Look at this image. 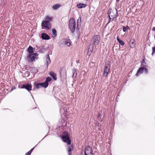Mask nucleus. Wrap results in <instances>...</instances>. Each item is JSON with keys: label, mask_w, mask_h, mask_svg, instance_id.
I'll return each mask as SVG.
<instances>
[{"label": "nucleus", "mask_w": 155, "mask_h": 155, "mask_svg": "<svg viewBox=\"0 0 155 155\" xmlns=\"http://www.w3.org/2000/svg\"><path fill=\"white\" fill-rule=\"evenodd\" d=\"M21 88H25L28 91H29L32 90V86L31 84H25L22 85Z\"/></svg>", "instance_id": "nucleus-11"}, {"label": "nucleus", "mask_w": 155, "mask_h": 155, "mask_svg": "<svg viewBox=\"0 0 155 155\" xmlns=\"http://www.w3.org/2000/svg\"><path fill=\"white\" fill-rule=\"evenodd\" d=\"M62 139L64 142L66 143L68 145H70L71 141L68 136V133L64 132L63 133Z\"/></svg>", "instance_id": "nucleus-4"}, {"label": "nucleus", "mask_w": 155, "mask_h": 155, "mask_svg": "<svg viewBox=\"0 0 155 155\" xmlns=\"http://www.w3.org/2000/svg\"><path fill=\"white\" fill-rule=\"evenodd\" d=\"M26 74H28H28H29V72H28V71H26Z\"/></svg>", "instance_id": "nucleus-37"}, {"label": "nucleus", "mask_w": 155, "mask_h": 155, "mask_svg": "<svg viewBox=\"0 0 155 155\" xmlns=\"http://www.w3.org/2000/svg\"><path fill=\"white\" fill-rule=\"evenodd\" d=\"M28 51L29 52V54L31 53H33V48L31 46H29L28 49Z\"/></svg>", "instance_id": "nucleus-18"}, {"label": "nucleus", "mask_w": 155, "mask_h": 155, "mask_svg": "<svg viewBox=\"0 0 155 155\" xmlns=\"http://www.w3.org/2000/svg\"><path fill=\"white\" fill-rule=\"evenodd\" d=\"M46 61H47V65H48V64H50L51 63V61L50 59V57H49V55H47Z\"/></svg>", "instance_id": "nucleus-21"}, {"label": "nucleus", "mask_w": 155, "mask_h": 155, "mask_svg": "<svg viewBox=\"0 0 155 155\" xmlns=\"http://www.w3.org/2000/svg\"><path fill=\"white\" fill-rule=\"evenodd\" d=\"M42 87H44L45 88L47 87L48 85V83L45 81L44 83H41Z\"/></svg>", "instance_id": "nucleus-17"}, {"label": "nucleus", "mask_w": 155, "mask_h": 155, "mask_svg": "<svg viewBox=\"0 0 155 155\" xmlns=\"http://www.w3.org/2000/svg\"><path fill=\"white\" fill-rule=\"evenodd\" d=\"M117 41H118V42H119V41L120 40L119 38V37H117Z\"/></svg>", "instance_id": "nucleus-33"}, {"label": "nucleus", "mask_w": 155, "mask_h": 155, "mask_svg": "<svg viewBox=\"0 0 155 155\" xmlns=\"http://www.w3.org/2000/svg\"><path fill=\"white\" fill-rule=\"evenodd\" d=\"M120 0H117V2H119V1H120Z\"/></svg>", "instance_id": "nucleus-38"}, {"label": "nucleus", "mask_w": 155, "mask_h": 155, "mask_svg": "<svg viewBox=\"0 0 155 155\" xmlns=\"http://www.w3.org/2000/svg\"><path fill=\"white\" fill-rule=\"evenodd\" d=\"M52 32L53 35H54L53 37H55L56 35V31L54 29H53Z\"/></svg>", "instance_id": "nucleus-24"}, {"label": "nucleus", "mask_w": 155, "mask_h": 155, "mask_svg": "<svg viewBox=\"0 0 155 155\" xmlns=\"http://www.w3.org/2000/svg\"><path fill=\"white\" fill-rule=\"evenodd\" d=\"M110 65L109 63H107L105 64L104 71L103 75L106 77L110 71Z\"/></svg>", "instance_id": "nucleus-8"}, {"label": "nucleus", "mask_w": 155, "mask_h": 155, "mask_svg": "<svg viewBox=\"0 0 155 155\" xmlns=\"http://www.w3.org/2000/svg\"><path fill=\"white\" fill-rule=\"evenodd\" d=\"M31 153H30V151L27 153L25 154V155H30Z\"/></svg>", "instance_id": "nucleus-32"}, {"label": "nucleus", "mask_w": 155, "mask_h": 155, "mask_svg": "<svg viewBox=\"0 0 155 155\" xmlns=\"http://www.w3.org/2000/svg\"><path fill=\"white\" fill-rule=\"evenodd\" d=\"M117 12L116 8L110 9L108 12L110 20L112 21L117 16Z\"/></svg>", "instance_id": "nucleus-1"}, {"label": "nucleus", "mask_w": 155, "mask_h": 155, "mask_svg": "<svg viewBox=\"0 0 155 155\" xmlns=\"http://www.w3.org/2000/svg\"><path fill=\"white\" fill-rule=\"evenodd\" d=\"M101 114L100 113H99L97 116V119L98 120H101Z\"/></svg>", "instance_id": "nucleus-30"}, {"label": "nucleus", "mask_w": 155, "mask_h": 155, "mask_svg": "<svg viewBox=\"0 0 155 155\" xmlns=\"http://www.w3.org/2000/svg\"><path fill=\"white\" fill-rule=\"evenodd\" d=\"M49 74L52 77L54 80H57V78L56 77V76L55 73L51 71L50 72Z\"/></svg>", "instance_id": "nucleus-15"}, {"label": "nucleus", "mask_w": 155, "mask_h": 155, "mask_svg": "<svg viewBox=\"0 0 155 155\" xmlns=\"http://www.w3.org/2000/svg\"><path fill=\"white\" fill-rule=\"evenodd\" d=\"M82 155H93L91 147L89 146L86 147L84 149V153L82 154Z\"/></svg>", "instance_id": "nucleus-5"}, {"label": "nucleus", "mask_w": 155, "mask_h": 155, "mask_svg": "<svg viewBox=\"0 0 155 155\" xmlns=\"http://www.w3.org/2000/svg\"><path fill=\"white\" fill-rule=\"evenodd\" d=\"M72 73H73V75H72V78H75L76 76L77 75V73L76 72V70H72Z\"/></svg>", "instance_id": "nucleus-20"}, {"label": "nucleus", "mask_w": 155, "mask_h": 155, "mask_svg": "<svg viewBox=\"0 0 155 155\" xmlns=\"http://www.w3.org/2000/svg\"><path fill=\"white\" fill-rule=\"evenodd\" d=\"M69 26L72 32H74L76 28L75 21L73 18H71L69 21Z\"/></svg>", "instance_id": "nucleus-2"}, {"label": "nucleus", "mask_w": 155, "mask_h": 155, "mask_svg": "<svg viewBox=\"0 0 155 155\" xmlns=\"http://www.w3.org/2000/svg\"><path fill=\"white\" fill-rule=\"evenodd\" d=\"M64 114L65 116H66L67 118L68 117V116H67V114H66V113H64Z\"/></svg>", "instance_id": "nucleus-36"}, {"label": "nucleus", "mask_w": 155, "mask_h": 155, "mask_svg": "<svg viewBox=\"0 0 155 155\" xmlns=\"http://www.w3.org/2000/svg\"><path fill=\"white\" fill-rule=\"evenodd\" d=\"M129 28V27L127 26L126 27L124 26H123V31L125 32H126L127 30Z\"/></svg>", "instance_id": "nucleus-25"}, {"label": "nucleus", "mask_w": 155, "mask_h": 155, "mask_svg": "<svg viewBox=\"0 0 155 155\" xmlns=\"http://www.w3.org/2000/svg\"><path fill=\"white\" fill-rule=\"evenodd\" d=\"M119 42L122 46H123L124 44V42L121 40H120Z\"/></svg>", "instance_id": "nucleus-29"}, {"label": "nucleus", "mask_w": 155, "mask_h": 155, "mask_svg": "<svg viewBox=\"0 0 155 155\" xmlns=\"http://www.w3.org/2000/svg\"><path fill=\"white\" fill-rule=\"evenodd\" d=\"M87 5L85 4H83L82 3H79L77 5V7L78 8H85Z\"/></svg>", "instance_id": "nucleus-14"}, {"label": "nucleus", "mask_w": 155, "mask_h": 155, "mask_svg": "<svg viewBox=\"0 0 155 155\" xmlns=\"http://www.w3.org/2000/svg\"><path fill=\"white\" fill-rule=\"evenodd\" d=\"M30 71L33 73H35L38 72L37 68L35 67L32 68L31 69Z\"/></svg>", "instance_id": "nucleus-16"}, {"label": "nucleus", "mask_w": 155, "mask_h": 155, "mask_svg": "<svg viewBox=\"0 0 155 155\" xmlns=\"http://www.w3.org/2000/svg\"><path fill=\"white\" fill-rule=\"evenodd\" d=\"M38 54L37 53H31L29 54L28 57L31 61H35V60H37L38 58Z\"/></svg>", "instance_id": "nucleus-9"}, {"label": "nucleus", "mask_w": 155, "mask_h": 155, "mask_svg": "<svg viewBox=\"0 0 155 155\" xmlns=\"http://www.w3.org/2000/svg\"><path fill=\"white\" fill-rule=\"evenodd\" d=\"M15 89V86H14L12 88L11 91H12V90H13Z\"/></svg>", "instance_id": "nucleus-34"}, {"label": "nucleus", "mask_w": 155, "mask_h": 155, "mask_svg": "<svg viewBox=\"0 0 155 155\" xmlns=\"http://www.w3.org/2000/svg\"><path fill=\"white\" fill-rule=\"evenodd\" d=\"M60 7V5H55L53 6V8L54 9L56 10L58 8Z\"/></svg>", "instance_id": "nucleus-23"}, {"label": "nucleus", "mask_w": 155, "mask_h": 155, "mask_svg": "<svg viewBox=\"0 0 155 155\" xmlns=\"http://www.w3.org/2000/svg\"><path fill=\"white\" fill-rule=\"evenodd\" d=\"M134 43L133 42H132V44H134Z\"/></svg>", "instance_id": "nucleus-39"}, {"label": "nucleus", "mask_w": 155, "mask_h": 155, "mask_svg": "<svg viewBox=\"0 0 155 155\" xmlns=\"http://www.w3.org/2000/svg\"><path fill=\"white\" fill-rule=\"evenodd\" d=\"M100 40V38L99 35H94L91 41L93 45L96 46L98 45Z\"/></svg>", "instance_id": "nucleus-3"}, {"label": "nucleus", "mask_w": 155, "mask_h": 155, "mask_svg": "<svg viewBox=\"0 0 155 155\" xmlns=\"http://www.w3.org/2000/svg\"><path fill=\"white\" fill-rule=\"evenodd\" d=\"M148 70L147 68H145L143 67H141L137 71V72L136 74V76H138L140 74L144 73L147 74L148 72Z\"/></svg>", "instance_id": "nucleus-6"}, {"label": "nucleus", "mask_w": 155, "mask_h": 155, "mask_svg": "<svg viewBox=\"0 0 155 155\" xmlns=\"http://www.w3.org/2000/svg\"><path fill=\"white\" fill-rule=\"evenodd\" d=\"M51 78L50 77H48L47 78L45 81L46 82H47L48 83V82L51 81Z\"/></svg>", "instance_id": "nucleus-26"}, {"label": "nucleus", "mask_w": 155, "mask_h": 155, "mask_svg": "<svg viewBox=\"0 0 155 155\" xmlns=\"http://www.w3.org/2000/svg\"><path fill=\"white\" fill-rule=\"evenodd\" d=\"M44 21H45L50 23V22L53 19V17L51 16L46 15L44 18Z\"/></svg>", "instance_id": "nucleus-12"}, {"label": "nucleus", "mask_w": 155, "mask_h": 155, "mask_svg": "<svg viewBox=\"0 0 155 155\" xmlns=\"http://www.w3.org/2000/svg\"><path fill=\"white\" fill-rule=\"evenodd\" d=\"M141 64L143 66H145L146 65V63L143 60L141 62Z\"/></svg>", "instance_id": "nucleus-28"}, {"label": "nucleus", "mask_w": 155, "mask_h": 155, "mask_svg": "<svg viewBox=\"0 0 155 155\" xmlns=\"http://www.w3.org/2000/svg\"><path fill=\"white\" fill-rule=\"evenodd\" d=\"M41 38L43 39L48 40L49 38L48 35L46 34L43 33L42 34Z\"/></svg>", "instance_id": "nucleus-13"}, {"label": "nucleus", "mask_w": 155, "mask_h": 155, "mask_svg": "<svg viewBox=\"0 0 155 155\" xmlns=\"http://www.w3.org/2000/svg\"><path fill=\"white\" fill-rule=\"evenodd\" d=\"M92 51V49L90 48V47L88 48V51H90V52H91Z\"/></svg>", "instance_id": "nucleus-31"}, {"label": "nucleus", "mask_w": 155, "mask_h": 155, "mask_svg": "<svg viewBox=\"0 0 155 155\" xmlns=\"http://www.w3.org/2000/svg\"><path fill=\"white\" fill-rule=\"evenodd\" d=\"M34 148L35 147H34L33 148L31 149V150H30V153H31L32 152Z\"/></svg>", "instance_id": "nucleus-35"}, {"label": "nucleus", "mask_w": 155, "mask_h": 155, "mask_svg": "<svg viewBox=\"0 0 155 155\" xmlns=\"http://www.w3.org/2000/svg\"><path fill=\"white\" fill-rule=\"evenodd\" d=\"M154 53H155V46L152 48V52L151 54L152 56Z\"/></svg>", "instance_id": "nucleus-27"}, {"label": "nucleus", "mask_w": 155, "mask_h": 155, "mask_svg": "<svg viewBox=\"0 0 155 155\" xmlns=\"http://www.w3.org/2000/svg\"><path fill=\"white\" fill-rule=\"evenodd\" d=\"M36 88L37 89H39L42 87L41 83H38L35 84Z\"/></svg>", "instance_id": "nucleus-22"}, {"label": "nucleus", "mask_w": 155, "mask_h": 155, "mask_svg": "<svg viewBox=\"0 0 155 155\" xmlns=\"http://www.w3.org/2000/svg\"><path fill=\"white\" fill-rule=\"evenodd\" d=\"M72 148V146L68 147V155H71V150Z\"/></svg>", "instance_id": "nucleus-19"}, {"label": "nucleus", "mask_w": 155, "mask_h": 155, "mask_svg": "<svg viewBox=\"0 0 155 155\" xmlns=\"http://www.w3.org/2000/svg\"><path fill=\"white\" fill-rule=\"evenodd\" d=\"M41 28L45 30L49 29L51 27L50 23L45 21H43L41 24Z\"/></svg>", "instance_id": "nucleus-7"}, {"label": "nucleus", "mask_w": 155, "mask_h": 155, "mask_svg": "<svg viewBox=\"0 0 155 155\" xmlns=\"http://www.w3.org/2000/svg\"><path fill=\"white\" fill-rule=\"evenodd\" d=\"M60 44L65 45L69 46L71 44V42L69 40L65 39H63L60 41Z\"/></svg>", "instance_id": "nucleus-10"}]
</instances>
